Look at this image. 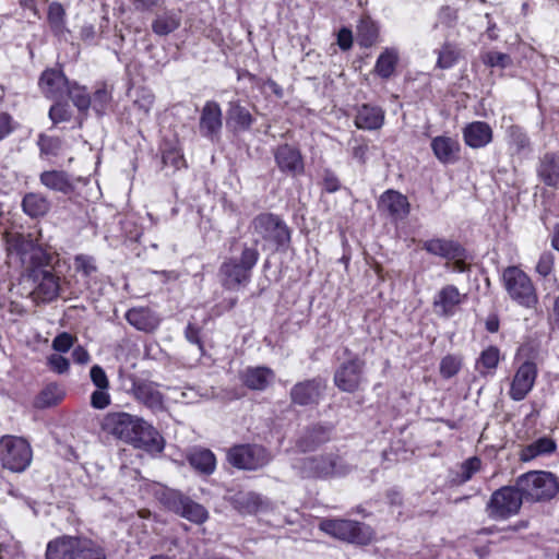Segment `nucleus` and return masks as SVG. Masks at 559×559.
<instances>
[{"label": "nucleus", "mask_w": 559, "mask_h": 559, "mask_svg": "<svg viewBox=\"0 0 559 559\" xmlns=\"http://www.w3.org/2000/svg\"><path fill=\"white\" fill-rule=\"evenodd\" d=\"M7 258L10 266L22 269L19 293L35 302H50L58 298L60 277L53 270L57 254L35 242L29 235L7 236Z\"/></svg>", "instance_id": "obj_1"}, {"label": "nucleus", "mask_w": 559, "mask_h": 559, "mask_svg": "<svg viewBox=\"0 0 559 559\" xmlns=\"http://www.w3.org/2000/svg\"><path fill=\"white\" fill-rule=\"evenodd\" d=\"M46 559H106V554L90 538L62 536L48 543Z\"/></svg>", "instance_id": "obj_2"}, {"label": "nucleus", "mask_w": 559, "mask_h": 559, "mask_svg": "<svg viewBox=\"0 0 559 559\" xmlns=\"http://www.w3.org/2000/svg\"><path fill=\"white\" fill-rule=\"evenodd\" d=\"M250 229L253 236V243H262L263 249L278 250L286 247L290 241V230L286 223L273 213H261L257 215Z\"/></svg>", "instance_id": "obj_3"}, {"label": "nucleus", "mask_w": 559, "mask_h": 559, "mask_svg": "<svg viewBox=\"0 0 559 559\" xmlns=\"http://www.w3.org/2000/svg\"><path fill=\"white\" fill-rule=\"evenodd\" d=\"M515 483L524 499L531 502L550 500L559 492V478L550 472L532 471L519 476Z\"/></svg>", "instance_id": "obj_4"}, {"label": "nucleus", "mask_w": 559, "mask_h": 559, "mask_svg": "<svg viewBox=\"0 0 559 559\" xmlns=\"http://www.w3.org/2000/svg\"><path fill=\"white\" fill-rule=\"evenodd\" d=\"M32 460V447L26 439L11 435L0 438V464L3 468L22 473L31 465Z\"/></svg>", "instance_id": "obj_5"}, {"label": "nucleus", "mask_w": 559, "mask_h": 559, "mask_svg": "<svg viewBox=\"0 0 559 559\" xmlns=\"http://www.w3.org/2000/svg\"><path fill=\"white\" fill-rule=\"evenodd\" d=\"M502 278L512 300L525 308H534L537 305L536 289L526 273L516 266H509L503 271Z\"/></svg>", "instance_id": "obj_6"}, {"label": "nucleus", "mask_w": 559, "mask_h": 559, "mask_svg": "<svg viewBox=\"0 0 559 559\" xmlns=\"http://www.w3.org/2000/svg\"><path fill=\"white\" fill-rule=\"evenodd\" d=\"M293 468L302 478H321L334 475H344L348 468L338 462V457L332 454L305 456L295 460Z\"/></svg>", "instance_id": "obj_7"}, {"label": "nucleus", "mask_w": 559, "mask_h": 559, "mask_svg": "<svg viewBox=\"0 0 559 559\" xmlns=\"http://www.w3.org/2000/svg\"><path fill=\"white\" fill-rule=\"evenodd\" d=\"M320 530L324 533L353 544L367 545L372 539V531L368 525L352 520H323Z\"/></svg>", "instance_id": "obj_8"}, {"label": "nucleus", "mask_w": 559, "mask_h": 559, "mask_svg": "<svg viewBox=\"0 0 559 559\" xmlns=\"http://www.w3.org/2000/svg\"><path fill=\"white\" fill-rule=\"evenodd\" d=\"M522 492L514 486H506L492 492L486 510L493 520H507L519 513L524 501Z\"/></svg>", "instance_id": "obj_9"}, {"label": "nucleus", "mask_w": 559, "mask_h": 559, "mask_svg": "<svg viewBox=\"0 0 559 559\" xmlns=\"http://www.w3.org/2000/svg\"><path fill=\"white\" fill-rule=\"evenodd\" d=\"M160 502L169 511L194 524H203L209 519V511L202 504L178 490H165L160 496Z\"/></svg>", "instance_id": "obj_10"}, {"label": "nucleus", "mask_w": 559, "mask_h": 559, "mask_svg": "<svg viewBox=\"0 0 559 559\" xmlns=\"http://www.w3.org/2000/svg\"><path fill=\"white\" fill-rule=\"evenodd\" d=\"M227 460L239 469L255 471L265 466L271 461V455L262 445L239 444L229 449Z\"/></svg>", "instance_id": "obj_11"}, {"label": "nucleus", "mask_w": 559, "mask_h": 559, "mask_svg": "<svg viewBox=\"0 0 559 559\" xmlns=\"http://www.w3.org/2000/svg\"><path fill=\"white\" fill-rule=\"evenodd\" d=\"M365 365V360L357 355L350 356L336 369L334 384L343 392H356L364 380Z\"/></svg>", "instance_id": "obj_12"}, {"label": "nucleus", "mask_w": 559, "mask_h": 559, "mask_svg": "<svg viewBox=\"0 0 559 559\" xmlns=\"http://www.w3.org/2000/svg\"><path fill=\"white\" fill-rule=\"evenodd\" d=\"M130 393L136 402L154 413L165 409L164 395L159 391V384L154 381L133 379Z\"/></svg>", "instance_id": "obj_13"}, {"label": "nucleus", "mask_w": 559, "mask_h": 559, "mask_svg": "<svg viewBox=\"0 0 559 559\" xmlns=\"http://www.w3.org/2000/svg\"><path fill=\"white\" fill-rule=\"evenodd\" d=\"M325 389V380L319 377L297 382L290 389V401L299 406L318 405L324 395Z\"/></svg>", "instance_id": "obj_14"}, {"label": "nucleus", "mask_w": 559, "mask_h": 559, "mask_svg": "<svg viewBox=\"0 0 559 559\" xmlns=\"http://www.w3.org/2000/svg\"><path fill=\"white\" fill-rule=\"evenodd\" d=\"M143 418L124 412L109 413L105 417V427L111 435L130 443L136 435L138 424Z\"/></svg>", "instance_id": "obj_15"}, {"label": "nucleus", "mask_w": 559, "mask_h": 559, "mask_svg": "<svg viewBox=\"0 0 559 559\" xmlns=\"http://www.w3.org/2000/svg\"><path fill=\"white\" fill-rule=\"evenodd\" d=\"M537 377V366L534 361H524L516 370L509 395L513 401H522L532 391Z\"/></svg>", "instance_id": "obj_16"}, {"label": "nucleus", "mask_w": 559, "mask_h": 559, "mask_svg": "<svg viewBox=\"0 0 559 559\" xmlns=\"http://www.w3.org/2000/svg\"><path fill=\"white\" fill-rule=\"evenodd\" d=\"M223 127L222 109L214 100H209L202 108L199 129L202 136L217 141Z\"/></svg>", "instance_id": "obj_17"}, {"label": "nucleus", "mask_w": 559, "mask_h": 559, "mask_svg": "<svg viewBox=\"0 0 559 559\" xmlns=\"http://www.w3.org/2000/svg\"><path fill=\"white\" fill-rule=\"evenodd\" d=\"M423 248L431 254L448 259L457 260L455 269L460 272L464 271L465 263L462 261L464 249L455 241L435 238L424 242Z\"/></svg>", "instance_id": "obj_18"}, {"label": "nucleus", "mask_w": 559, "mask_h": 559, "mask_svg": "<svg viewBox=\"0 0 559 559\" xmlns=\"http://www.w3.org/2000/svg\"><path fill=\"white\" fill-rule=\"evenodd\" d=\"M130 443L138 449H143L151 453L162 452L165 445L160 433L144 419L138 424L136 435Z\"/></svg>", "instance_id": "obj_19"}, {"label": "nucleus", "mask_w": 559, "mask_h": 559, "mask_svg": "<svg viewBox=\"0 0 559 559\" xmlns=\"http://www.w3.org/2000/svg\"><path fill=\"white\" fill-rule=\"evenodd\" d=\"M222 285L227 289H238L251 278V272L238 263L236 259L226 260L219 267Z\"/></svg>", "instance_id": "obj_20"}, {"label": "nucleus", "mask_w": 559, "mask_h": 559, "mask_svg": "<svg viewBox=\"0 0 559 559\" xmlns=\"http://www.w3.org/2000/svg\"><path fill=\"white\" fill-rule=\"evenodd\" d=\"M274 157L276 165L282 173L293 177L302 174L304 160L300 152L297 148L288 144L280 145L274 151Z\"/></svg>", "instance_id": "obj_21"}, {"label": "nucleus", "mask_w": 559, "mask_h": 559, "mask_svg": "<svg viewBox=\"0 0 559 559\" xmlns=\"http://www.w3.org/2000/svg\"><path fill=\"white\" fill-rule=\"evenodd\" d=\"M69 81L62 71L48 69L44 71L39 79V87L48 98L59 100L66 96Z\"/></svg>", "instance_id": "obj_22"}, {"label": "nucleus", "mask_w": 559, "mask_h": 559, "mask_svg": "<svg viewBox=\"0 0 559 559\" xmlns=\"http://www.w3.org/2000/svg\"><path fill=\"white\" fill-rule=\"evenodd\" d=\"M430 147L435 157L441 164H454L460 158V143L451 136L439 135L433 138Z\"/></svg>", "instance_id": "obj_23"}, {"label": "nucleus", "mask_w": 559, "mask_h": 559, "mask_svg": "<svg viewBox=\"0 0 559 559\" xmlns=\"http://www.w3.org/2000/svg\"><path fill=\"white\" fill-rule=\"evenodd\" d=\"M182 23L181 10H164L155 14L151 23L152 32L159 37H166L180 28Z\"/></svg>", "instance_id": "obj_24"}, {"label": "nucleus", "mask_w": 559, "mask_h": 559, "mask_svg": "<svg viewBox=\"0 0 559 559\" xmlns=\"http://www.w3.org/2000/svg\"><path fill=\"white\" fill-rule=\"evenodd\" d=\"M124 317L129 324L146 333L155 331L160 324V318L146 307L129 309Z\"/></svg>", "instance_id": "obj_25"}, {"label": "nucleus", "mask_w": 559, "mask_h": 559, "mask_svg": "<svg viewBox=\"0 0 559 559\" xmlns=\"http://www.w3.org/2000/svg\"><path fill=\"white\" fill-rule=\"evenodd\" d=\"M379 206L395 219H404L411 207L407 198L394 190H388L380 197Z\"/></svg>", "instance_id": "obj_26"}, {"label": "nucleus", "mask_w": 559, "mask_h": 559, "mask_svg": "<svg viewBox=\"0 0 559 559\" xmlns=\"http://www.w3.org/2000/svg\"><path fill=\"white\" fill-rule=\"evenodd\" d=\"M40 183L47 189L62 194L74 191V183L70 175L62 170H46L39 175Z\"/></svg>", "instance_id": "obj_27"}, {"label": "nucleus", "mask_w": 559, "mask_h": 559, "mask_svg": "<svg viewBox=\"0 0 559 559\" xmlns=\"http://www.w3.org/2000/svg\"><path fill=\"white\" fill-rule=\"evenodd\" d=\"M463 135L468 146L479 148L486 146L491 141L492 130L488 123L475 121L464 128Z\"/></svg>", "instance_id": "obj_28"}, {"label": "nucleus", "mask_w": 559, "mask_h": 559, "mask_svg": "<svg viewBox=\"0 0 559 559\" xmlns=\"http://www.w3.org/2000/svg\"><path fill=\"white\" fill-rule=\"evenodd\" d=\"M537 174L546 186L556 188L559 185V157L555 153H546L540 158Z\"/></svg>", "instance_id": "obj_29"}, {"label": "nucleus", "mask_w": 559, "mask_h": 559, "mask_svg": "<svg viewBox=\"0 0 559 559\" xmlns=\"http://www.w3.org/2000/svg\"><path fill=\"white\" fill-rule=\"evenodd\" d=\"M384 112L381 108L362 105L355 118V124L358 129L377 130L382 127Z\"/></svg>", "instance_id": "obj_30"}, {"label": "nucleus", "mask_w": 559, "mask_h": 559, "mask_svg": "<svg viewBox=\"0 0 559 559\" xmlns=\"http://www.w3.org/2000/svg\"><path fill=\"white\" fill-rule=\"evenodd\" d=\"M462 301V296L454 285L444 286L435 298L433 305L442 316H451Z\"/></svg>", "instance_id": "obj_31"}, {"label": "nucleus", "mask_w": 559, "mask_h": 559, "mask_svg": "<svg viewBox=\"0 0 559 559\" xmlns=\"http://www.w3.org/2000/svg\"><path fill=\"white\" fill-rule=\"evenodd\" d=\"M50 206L48 198L40 192H28L22 200L24 213L33 218L45 216Z\"/></svg>", "instance_id": "obj_32"}, {"label": "nucleus", "mask_w": 559, "mask_h": 559, "mask_svg": "<svg viewBox=\"0 0 559 559\" xmlns=\"http://www.w3.org/2000/svg\"><path fill=\"white\" fill-rule=\"evenodd\" d=\"M274 380V372L266 367L248 368L243 382L251 390H264Z\"/></svg>", "instance_id": "obj_33"}, {"label": "nucleus", "mask_w": 559, "mask_h": 559, "mask_svg": "<svg viewBox=\"0 0 559 559\" xmlns=\"http://www.w3.org/2000/svg\"><path fill=\"white\" fill-rule=\"evenodd\" d=\"M188 461L195 471L206 475L212 474L216 466L215 455L209 449L192 450L188 455Z\"/></svg>", "instance_id": "obj_34"}, {"label": "nucleus", "mask_w": 559, "mask_h": 559, "mask_svg": "<svg viewBox=\"0 0 559 559\" xmlns=\"http://www.w3.org/2000/svg\"><path fill=\"white\" fill-rule=\"evenodd\" d=\"M234 507L241 513L252 514L263 509L265 502L259 493L238 492L233 498Z\"/></svg>", "instance_id": "obj_35"}, {"label": "nucleus", "mask_w": 559, "mask_h": 559, "mask_svg": "<svg viewBox=\"0 0 559 559\" xmlns=\"http://www.w3.org/2000/svg\"><path fill=\"white\" fill-rule=\"evenodd\" d=\"M556 450V442L551 438L543 437L527 444L521 450L520 457L527 462L539 455L552 453Z\"/></svg>", "instance_id": "obj_36"}, {"label": "nucleus", "mask_w": 559, "mask_h": 559, "mask_svg": "<svg viewBox=\"0 0 559 559\" xmlns=\"http://www.w3.org/2000/svg\"><path fill=\"white\" fill-rule=\"evenodd\" d=\"M356 36L357 41L361 47L369 48L378 40L379 27L369 17H364L357 25Z\"/></svg>", "instance_id": "obj_37"}, {"label": "nucleus", "mask_w": 559, "mask_h": 559, "mask_svg": "<svg viewBox=\"0 0 559 559\" xmlns=\"http://www.w3.org/2000/svg\"><path fill=\"white\" fill-rule=\"evenodd\" d=\"M397 61V51L393 48H385L377 59L374 72L382 79H389L394 73Z\"/></svg>", "instance_id": "obj_38"}, {"label": "nucleus", "mask_w": 559, "mask_h": 559, "mask_svg": "<svg viewBox=\"0 0 559 559\" xmlns=\"http://www.w3.org/2000/svg\"><path fill=\"white\" fill-rule=\"evenodd\" d=\"M228 120L233 122L235 129L239 131L248 130L253 122V118L249 110L235 102L229 104Z\"/></svg>", "instance_id": "obj_39"}, {"label": "nucleus", "mask_w": 559, "mask_h": 559, "mask_svg": "<svg viewBox=\"0 0 559 559\" xmlns=\"http://www.w3.org/2000/svg\"><path fill=\"white\" fill-rule=\"evenodd\" d=\"M461 58V49L450 41H445L438 50L437 67L440 69H450Z\"/></svg>", "instance_id": "obj_40"}, {"label": "nucleus", "mask_w": 559, "mask_h": 559, "mask_svg": "<svg viewBox=\"0 0 559 559\" xmlns=\"http://www.w3.org/2000/svg\"><path fill=\"white\" fill-rule=\"evenodd\" d=\"M48 23L56 34H61L66 27V10L61 3L53 1L48 5Z\"/></svg>", "instance_id": "obj_41"}, {"label": "nucleus", "mask_w": 559, "mask_h": 559, "mask_svg": "<svg viewBox=\"0 0 559 559\" xmlns=\"http://www.w3.org/2000/svg\"><path fill=\"white\" fill-rule=\"evenodd\" d=\"M66 96H69L74 106L81 111L85 112L90 108L92 100L85 88L76 85L75 83L68 85Z\"/></svg>", "instance_id": "obj_42"}, {"label": "nucleus", "mask_w": 559, "mask_h": 559, "mask_svg": "<svg viewBox=\"0 0 559 559\" xmlns=\"http://www.w3.org/2000/svg\"><path fill=\"white\" fill-rule=\"evenodd\" d=\"M500 360V352L496 346H489L484 349L477 359V368L479 369L481 374L486 372L481 370L484 368L487 371L495 370Z\"/></svg>", "instance_id": "obj_43"}, {"label": "nucleus", "mask_w": 559, "mask_h": 559, "mask_svg": "<svg viewBox=\"0 0 559 559\" xmlns=\"http://www.w3.org/2000/svg\"><path fill=\"white\" fill-rule=\"evenodd\" d=\"M481 61L487 67L504 69L511 64V57L499 51H487L481 55Z\"/></svg>", "instance_id": "obj_44"}, {"label": "nucleus", "mask_w": 559, "mask_h": 559, "mask_svg": "<svg viewBox=\"0 0 559 559\" xmlns=\"http://www.w3.org/2000/svg\"><path fill=\"white\" fill-rule=\"evenodd\" d=\"M74 269L85 277H91L97 272L95 259L86 254H78L74 258Z\"/></svg>", "instance_id": "obj_45"}, {"label": "nucleus", "mask_w": 559, "mask_h": 559, "mask_svg": "<svg viewBox=\"0 0 559 559\" xmlns=\"http://www.w3.org/2000/svg\"><path fill=\"white\" fill-rule=\"evenodd\" d=\"M462 361L460 358L448 355L442 358L440 362V374L444 379H450L454 377L461 369Z\"/></svg>", "instance_id": "obj_46"}, {"label": "nucleus", "mask_w": 559, "mask_h": 559, "mask_svg": "<svg viewBox=\"0 0 559 559\" xmlns=\"http://www.w3.org/2000/svg\"><path fill=\"white\" fill-rule=\"evenodd\" d=\"M162 162L164 167H169L174 171L185 166L186 160L178 148L171 147L163 152Z\"/></svg>", "instance_id": "obj_47"}, {"label": "nucleus", "mask_w": 559, "mask_h": 559, "mask_svg": "<svg viewBox=\"0 0 559 559\" xmlns=\"http://www.w3.org/2000/svg\"><path fill=\"white\" fill-rule=\"evenodd\" d=\"M56 100V104L52 105L49 109V118L56 124L59 122L69 121L72 117V110L67 103H61Z\"/></svg>", "instance_id": "obj_48"}, {"label": "nucleus", "mask_w": 559, "mask_h": 559, "mask_svg": "<svg viewBox=\"0 0 559 559\" xmlns=\"http://www.w3.org/2000/svg\"><path fill=\"white\" fill-rule=\"evenodd\" d=\"M174 393V401L177 403L190 404L200 397L199 391L193 386L168 388Z\"/></svg>", "instance_id": "obj_49"}, {"label": "nucleus", "mask_w": 559, "mask_h": 559, "mask_svg": "<svg viewBox=\"0 0 559 559\" xmlns=\"http://www.w3.org/2000/svg\"><path fill=\"white\" fill-rule=\"evenodd\" d=\"M509 142L515 146L518 151L525 150L530 146V139L527 134L518 126L508 128Z\"/></svg>", "instance_id": "obj_50"}, {"label": "nucleus", "mask_w": 559, "mask_h": 559, "mask_svg": "<svg viewBox=\"0 0 559 559\" xmlns=\"http://www.w3.org/2000/svg\"><path fill=\"white\" fill-rule=\"evenodd\" d=\"M255 246L257 245L250 247L245 246L241 251L239 260H237L239 264L245 266L250 272H252V269L255 266L260 257Z\"/></svg>", "instance_id": "obj_51"}, {"label": "nucleus", "mask_w": 559, "mask_h": 559, "mask_svg": "<svg viewBox=\"0 0 559 559\" xmlns=\"http://www.w3.org/2000/svg\"><path fill=\"white\" fill-rule=\"evenodd\" d=\"M554 263H555V257L551 252H543L538 259V262L536 264V272L543 276L546 277L551 274L554 270Z\"/></svg>", "instance_id": "obj_52"}, {"label": "nucleus", "mask_w": 559, "mask_h": 559, "mask_svg": "<svg viewBox=\"0 0 559 559\" xmlns=\"http://www.w3.org/2000/svg\"><path fill=\"white\" fill-rule=\"evenodd\" d=\"M74 341L75 337L70 333L62 332L52 340L51 347L56 352L67 353L73 346Z\"/></svg>", "instance_id": "obj_53"}, {"label": "nucleus", "mask_w": 559, "mask_h": 559, "mask_svg": "<svg viewBox=\"0 0 559 559\" xmlns=\"http://www.w3.org/2000/svg\"><path fill=\"white\" fill-rule=\"evenodd\" d=\"M481 461L477 456H473L467 459L465 462H463L461 466V477L462 481L469 480L475 473H477L480 469Z\"/></svg>", "instance_id": "obj_54"}, {"label": "nucleus", "mask_w": 559, "mask_h": 559, "mask_svg": "<svg viewBox=\"0 0 559 559\" xmlns=\"http://www.w3.org/2000/svg\"><path fill=\"white\" fill-rule=\"evenodd\" d=\"M111 402L108 389H97L91 395V405L95 409H104Z\"/></svg>", "instance_id": "obj_55"}, {"label": "nucleus", "mask_w": 559, "mask_h": 559, "mask_svg": "<svg viewBox=\"0 0 559 559\" xmlns=\"http://www.w3.org/2000/svg\"><path fill=\"white\" fill-rule=\"evenodd\" d=\"M166 0H131V4L136 12H153L155 9L165 7Z\"/></svg>", "instance_id": "obj_56"}, {"label": "nucleus", "mask_w": 559, "mask_h": 559, "mask_svg": "<svg viewBox=\"0 0 559 559\" xmlns=\"http://www.w3.org/2000/svg\"><path fill=\"white\" fill-rule=\"evenodd\" d=\"M110 99H111L110 93L105 87L98 88L94 93V97H93L94 110H96V112H98V114H103L106 110L107 105L109 104Z\"/></svg>", "instance_id": "obj_57"}, {"label": "nucleus", "mask_w": 559, "mask_h": 559, "mask_svg": "<svg viewBox=\"0 0 559 559\" xmlns=\"http://www.w3.org/2000/svg\"><path fill=\"white\" fill-rule=\"evenodd\" d=\"M90 376L92 382L97 389H109V380L105 370L100 366H93L91 368Z\"/></svg>", "instance_id": "obj_58"}, {"label": "nucleus", "mask_w": 559, "mask_h": 559, "mask_svg": "<svg viewBox=\"0 0 559 559\" xmlns=\"http://www.w3.org/2000/svg\"><path fill=\"white\" fill-rule=\"evenodd\" d=\"M48 365L55 372L61 374L69 370L70 362L69 360L59 355V354H52L48 357Z\"/></svg>", "instance_id": "obj_59"}, {"label": "nucleus", "mask_w": 559, "mask_h": 559, "mask_svg": "<svg viewBox=\"0 0 559 559\" xmlns=\"http://www.w3.org/2000/svg\"><path fill=\"white\" fill-rule=\"evenodd\" d=\"M185 336L188 342L199 346L200 350L203 352V344L200 337V329L192 323H189L185 330Z\"/></svg>", "instance_id": "obj_60"}, {"label": "nucleus", "mask_w": 559, "mask_h": 559, "mask_svg": "<svg viewBox=\"0 0 559 559\" xmlns=\"http://www.w3.org/2000/svg\"><path fill=\"white\" fill-rule=\"evenodd\" d=\"M368 144L364 140H355V144L353 145V157L360 163H366L367 153H368Z\"/></svg>", "instance_id": "obj_61"}, {"label": "nucleus", "mask_w": 559, "mask_h": 559, "mask_svg": "<svg viewBox=\"0 0 559 559\" xmlns=\"http://www.w3.org/2000/svg\"><path fill=\"white\" fill-rule=\"evenodd\" d=\"M337 45L342 50H348L353 46V33L349 28L343 27L337 34Z\"/></svg>", "instance_id": "obj_62"}, {"label": "nucleus", "mask_w": 559, "mask_h": 559, "mask_svg": "<svg viewBox=\"0 0 559 559\" xmlns=\"http://www.w3.org/2000/svg\"><path fill=\"white\" fill-rule=\"evenodd\" d=\"M57 390V386H47L40 394L39 402L41 406H51L57 404L58 397L53 396L52 391Z\"/></svg>", "instance_id": "obj_63"}, {"label": "nucleus", "mask_w": 559, "mask_h": 559, "mask_svg": "<svg viewBox=\"0 0 559 559\" xmlns=\"http://www.w3.org/2000/svg\"><path fill=\"white\" fill-rule=\"evenodd\" d=\"M457 19L456 12L450 7H444L439 12V21L447 25H452Z\"/></svg>", "instance_id": "obj_64"}]
</instances>
